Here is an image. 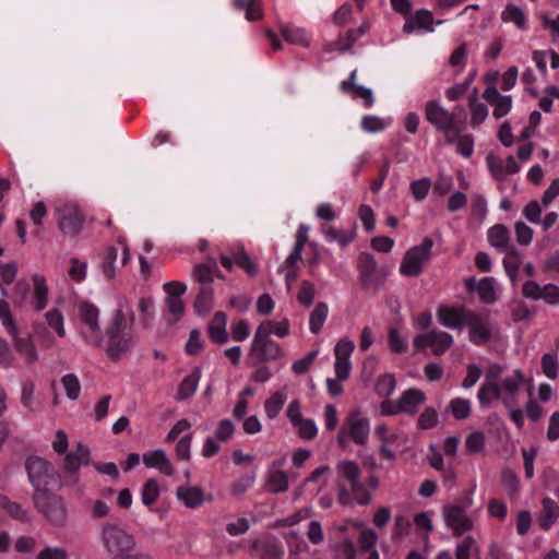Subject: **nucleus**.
<instances>
[{
    "mask_svg": "<svg viewBox=\"0 0 559 559\" xmlns=\"http://www.w3.org/2000/svg\"><path fill=\"white\" fill-rule=\"evenodd\" d=\"M524 373L515 369L500 383L483 382L477 392L480 408H488L492 402L501 401L506 408L515 405V399L523 385Z\"/></svg>",
    "mask_w": 559,
    "mask_h": 559,
    "instance_id": "1",
    "label": "nucleus"
},
{
    "mask_svg": "<svg viewBox=\"0 0 559 559\" xmlns=\"http://www.w3.org/2000/svg\"><path fill=\"white\" fill-rule=\"evenodd\" d=\"M336 471L342 480L347 481L349 489L340 484L338 502L343 506L367 504L371 497L365 486L359 481L360 469L354 461H341L336 465Z\"/></svg>",
    "mask_w": 559,
    "mask_h": 559,
    "instance_id": "2",
    "label": "nucleus"
},
{
    "mask_svg": "<svg viewBox=\"0 0 559 559\" xmlns=\"http://www.w3.org/2000/svg\"><path fill=\"white\" fill-rule=\"evenodd\" d=\"M128 319L121 309H117L111 323L106 330L108 343L106 354L109 359L117 361L124 358L134 347L135 340L131 332H127Z\"/></svg>",
    "mask_w": 559,
    "mask_h": 559,
    "instance_id": "3",
    "label": "nucleus"
},
{
    "mask_svg": "<svg viewBox=\"0 0 559 559\" xmlns=\"http://www.w3.org/2000/svg\"><path fill=\"white\" fill-rule=\"evenodd\" d=\"M269 324H260L254 333L249 349V358L253 364L276 360L283 356V349L273 341Z\"/></svg>",
    "mask_w": 559,
    "mask_h": 559,
    "instance_id": "4",
    "label": "nucleus"
},
{
    "mask_svg": "<svg viewBox=\"0 0 559 559\" xmlns=\"http://www.w3.org/2000/svg\"><path fill=\"white\" fill-rule=\"evenodd\" d=\"M78 317L80 321V334L85 343L93 346H102L103 337L99 324V309L90 301L78 304Z\"/></svg>",
    "mask_w": 559,
    "mask_h": 559,
    "instance_id": "5",
    "label": "nucleus"
},
{
    "mask_svg": "<svg viewBox=\"0 0 559 559\" xmlns=\"http://www.w3.org/2000/svg\"><path fill=\"white\" fill-rule=\"evenodd\" d=\"M432 247L433 240L425 237L420 245L408 249L400 264L401 274L408 277L419 276L431 258Z\"/></svg>",
    "mask_w": 559,
    "mask_h": 559,
    "instance_id": "6",
    "label": "nucleus"
},
{
    "mask_svg": "<svg viewBox=\"0 0 559 559\" xmlns=\"http://www.w3.org/2000/svg\"><path fill=\"white\" fill-rule=\"evenodd\" d=\"M472 504V497L466 496L462 503H449L442 508L445 525L452 530L454 536H462L473 530L474 522L466 513Z\"/></svg>",
    "mask_w": 559,
    "mask_h": 559,
    "instance_id": "7",
    "label": "nucleus"
},
{
    "mask_svg": "<svg viewBox=\"0 0 559 559\" xmlns=\"http://www.w3.org/2000/svg\"><path fill=\"white\" fill-rule=\"evenodd\" d=\"M465 326L468 329L469 342L476 346L488 344L498 332L488 312L471 310Z\"/></svg>",
    "mask_w": 559,
    "mask_h": 559,
    "instance_id": "8",
    "label": "nucleus"
},
{
    "mask_svg": "<svg viewBox=\"0 0 559 559\" xmlns=\"http://www.w3.org/2000/svg\"><path fill=\"white\" fill-rule=\"evenodd\" d=\"M33 500L38 512H40L52 525H64L67 521V508L61 497L44 491L36 492Z\"/></svg>",
    "mask_w": 559,
    "mask_h": 559,
    "instance_id": "9",
    "label": "nucleus"
},
{
    "mask_svg": "<svg viewBox=\"0 0 559 559\" xmlns=\"http://www.w3.org/2000/svg\"><path fill=\"white\" fill-rule=\"evenodd\" d=\"M104 546L116 559L133 549L135 543L131 534L115 524H106L102 530Z\"/></svg>",
    "mask_w": 559,
    "mask_h": 559,
    "instance_id": "10",
    "label": "nucleus"
},
{
    "mask_svg": "<svg viewBox=\"0 0 559 559\" xmlns=\"http://www.w3.org/2000/svg\"><path fill=\"white\" fill-rule=\"evenodd\" d=\"M369 420L359 414L350 415L337 435V443L342 448L347 447L348 439L357 444H365L369 438Z\"/></svg>",
    "mask_w": 559,
    "mask_h": 559,
    "instance_id": "11",
    "label": "nucleus"
},
{
    "mask_svg": "<svg viewBox=\"0 0 559 559\" xmlns=\"http://www.w3.org/2000/svg\"><path fill=\"white\" fill-rule=\"evenodd\" d=\"M28 479L36 492L46 491L47 486L53 477L55 469L51 464L43 457L31 456L26 461Z\"/></svg>",
    "mask_w": 559,
    "mask_h": 559,
    "instance_id": "12",
    "label": "nucleus"
},
{
    "mask_svg": "<svg viewBox=\"0 0 559 559\" xmlns=\"http://www.w3.org/2000/svg\"><path fill=\"white\" fill-rule=\"evenodd\" d=\"M425 116L427 121L436 127L438 131L443 132L447 143H454L455 135L452 128L450 112L440 106L437 100H429L426 104Z\"/></svg>",
    "mask_w": 559,
    "mask_h": 559,
    "instance_id": "13",
    "label": "nucleus"
},
{
    "mask_svg": "<svg viewBox=\"0 0 559 559\" xmlns=\"http://www.w3.org/2000/svg\"><path fill=\"white\" fill-rule=\"evenodd\" d=\"M453 344L451 334L444 331L431 330L428 333L417 335L414 338L416 349L430 347L437 356L443 355Z\"/></svg>",
    "mask_w": 559,
    "mask_h": 559,
    "instance_id": "14",
    "label": "nucleus"
},
{
    "mask_svg": "<svg viewBox=\"0 0 559 559\" xmlns=\"http://www.w3.org/2000/svg\"><path fill=\"white\" fill-rule=\"evenodd\" d=\"M426 401L425 393L419 389H408L399 399L396 403L386 401V415L405 413L414 415L418 406Z\"/></svg>",
    "mask_w": 559,
    "mask_h": 559,
    "instance_id": "15",
    "label": "nucleus"
},
{
    "mask_svg": "<svg viewBox=\"0 0 559 559\" xmlns=\"http://www.w3.org/2000/svg\"><path fill=\"white\" fill-rule=\"evenodd\" d=\"M360 280L366 289H379L381 287L382 270L379 267L372 254L364 252L358 263Z\"/></svg>",
    "mask_w": 559,
    "mask_h": 559,
    "instance_id": "16",
    "label": "nucleus"
},
{
    "mask_svg": "<svg viewBox=\"0 0 559 559\" xmlns=\"http://www.w3.org/2000/svg\"><path fill=\"white\" fill-rule=\"evenodd\" d=\"M91 452L88 447L78 442L75 450L67 453L64 457V469L68 473L67 483L75 485L79 483V469L82 465L90 464Z\"/></svg>",
    "mask_w": 559,
    "mask_h": 559,
    "instance_id": "17",
    "label": "nucleus"
},
{
    "mask_svg": "<svg viewBox=\"0 0 559 559\" xmlns=\"http://www.w3.org/2000/svg\"><path fill=\"white\" fill-rule=\"evenodd\" d=\"M355 349V343L347 338H341L334 347V371L335 376L341 380H347L352 371L350 357Z\"/></svg>",
    "mask_w": 559,
    "mask_h": 559,
    "instance_id": "18",
    "label": "nucleus"
},
{
    "mask_svg": "<svg viewBox=\"0 0 559 559\" xmlns=\"http://www.w3.org/2000/svg\"><path fill=\"white\" fill-rule=\"evenodd\" d=\"M164 292L167 294L165 299L168 313L171 316L169 321L177 322L183 314L185 305L181 296L186 293L187 286L181 282H167L163 286Z\"/></svg>",
    "mask_w": 559,
    "mask_h": 559,
    "instance_id": "19",
    "label": "nucleus"
},
{
    "mask_svg": "<svg viewBox=\"0 0 559 559\" xmlns=\"http://www.w3.org/2000/svg\"><path fill=\"white\" fill-rule=\"evenodd\" d=\"M471 309L464 306L440 305L437 309L438 322L449 329L462 330L467 321Z\"/></svg>",
    "mask_w": 559,
    "mask_h": 559,
    "instance_id": "20",
    "label": "nucleus"
},
{
    "mask_svg": "<svg viewBox=\"0 0 559 559\" xmlns=\"http://www.w3.org/2000/svg\"><path fill=\"white\" fill-rule=\"evenodd\" d=\"M340 91L354 100H361L366 108H370L374 103L372 91L357 83V69H354L349 76L341 82Z\"/></svg>",
    "mask_w": 559,
    "mask_h": 559,
    "instance_id": "21",
    "label": "nucleus"
},
{
    "mask_svg": "<svg viewBox=\"0 0 559 559\" xmlns=\"http://www.w3.org/2000/svg\"><path fill=\"white\" fill-rule=\"evenodd\" d=\"M488 241L501 252L519 255V250L510 242V234L504 225L497 224L489 228Z\"/></svg>",
    "mask_w": 559,
    "mask_h": 559,
    "instance_id": "22",
    "label": "nucleus"
},
{
    "mask_svg": "<svg viewBox=\"0 0 559 559\" xmlns=\"http://www.w3.org/2000/svg\"><path fill=\"white\" fill-rule=\"evenodd\" d=\"M143 463L148 468H155L166 476H173L175 468L166 452L163 449H156L143 454Z\"/></svg>",
    "mask_w": 559,
    "mask_h": 559,
    "instance_id": "23",
    "label": "nucleus"
},
{
    "mask_svg": "<svg viewBox=\"0 0 559 559\" xmlns=\"http://www.w3.org/2000/svg\"><path fill=\"white\" fill-rule=\"evenodd\" d=\"M433 22L435 20L432 12L426 9H420L416 11L415 14L411 13L405 19L403 32L405 34H411L415 29L432 31Z\"/></svg>",
    "mask_w": 559,
    "mask_h": 559,
    "instance_id": "24",
    "label": "nucleus"
},
{
    "mask_svg": "<svg viewBox=\"0 0 559 559\" xmlns=\"http://www.w3.org/2000/svg\"><path fill=\"white\" fill-rule=\"evenodd\" d=\"M33 292L31 296V307L39 312L43 311L48 305L49 289L46 283V278L43 275L34 274L32 276Z\"/></svg>",
    "mask_w": 559,
    "mask_h": 559,
    "instance_id": "25",
    "label": "nucleus"
},
{
    "mask_svg": "<svg viewBox=\"0 0 559 559\" xmlns=\"http://www.w3.org/2000/svg\"><path fill=\"white\" fill-rule=\"evenodd\" d=\"M12 337L15 350L28 364H34L38 359V350L31 335L21 336L19 329L16 333H9Z\"/></svg>",
    "mask_w": 559,
    "mask_h": 559,
    "instance_id": "26",
    "label": "nucleus"
},
{
    "mask_svg": "<svg viewBox=\"0 0 559 559\" xmlns=\"http://www.w3.org/2000/svg\"><path fill=\"white\" fill-rule=\"evenodd\" d=\"M176 498L188 509H198L204 503V491L198 486H179Z\"/></svg>",
    "mask_w": 559,
    "mask_h": 559,
    "instance_id": "27",
    "label": "nucleus"
},
{
    "mask_svg": "<svg viewBox=\"0 0 559 559\" xmlns=\"http://www.w3.org/2000/svg\"><path fill=\"white\" fill-rule=\"evenodd\" d=\"M280 32L288 44L299 45L302 47L310 46V36L305 28L295 26L293 24H281Z\"/></svg>",
    "mask_w": 559,
    "mask_h": 559,
    "instance_id": "28",
    "label": "nucleus"
},
{
    "mask_svg": "<svg viewBox=\"0 0 559 559\" xmlns=\"http://www.w3.org/2000/svg\"><path fill=\"white\" fill-rule=\"evenodd\" d=\"M201 374V368L195 367L192 372L179 383L176 399L183 401L191 397L198 389Z\"/></svg>",
    "mask_w": 559,
    "mask_h": 559,
    "instance_id": "29",
    "label": "nucleus"
},
{
    "mask_svg": "<svg viewBox=\"0 0 559 559\" xmlns=\"http://www.w3.org/2000/svg\"><path fill=\"white\" fill-rule=\"evenodd\" d=\"M369 28L368 23H364L357 29L347 31L344 36H340L337 40L329 45V50H340L342 52L347 51L353 44L362 36Z\"/></svg>",
    "mask_w": 559,
    "mask_h": 559,
    "instance_id": "30",
    "label": "nucleus"
},
{
    "mask_svg": "<svg viewBox=\"0 0 559 559\" xmlns=\"http://www.w3.org/2000/svg\"><path fill=\"white\" fill-rule=\"evenodd\" d=\"M265 487L271 493H281L288 490V474L282 469H271L267 473Z\"/></svg>",
    "mask_w": 559,
    "mask_h": 559,
    "instance_id": "31",
    "label": "nucleus"
},
{
    "mask_svg": "<svg viewBox=\"0 0 559 559\" xmlns=\"http://www.w3.org/2000/svg\"><path fill=\"white\" fill-rule=\"evenodd\" d=\"M84 224L81 212H68L59 219V228L64 235L74 236L80 233Z\"/></svg>",
    "mask_w": 559,
    "mask_h": 559,
    "instance_id": "32",
    "label": "nucleus"
},
{
    "mask_svg": "<svg viewBox=\"0 0 559 559\" xmlns=\"http://www.w3.org/2000/svg\"><path fill=\"white\" fill-rule=\"evenodd\" d=\"M209 334L213 342L224 344L228 341V333L226 331V314L224 312H216L209 325Z\"/></svg>",
    "mask_w": 559,
    "mask_h": 559,
    "instance_id": "33",
    "label": "nucleus"
},
{
    "mask_svg": "<svg viewBox=\"0 0 559 559\" xmlns=\"http://www.w3.org/2000/svg\"><path fill=\"white\" fill-rule=\"evenodd\" d=\"M287 401L285 390H277L264 402V412L269 419H275Z\"/></svg>",
    "mask_w": 559,
    "mask_h": 559,
    "instance_id": "34",
    "label": "nucleus"
},
{
    "mask_svg": "<svg viewBox=\"0 0 559 559\" xmlns=\"http://www.w3.org/2000/svg\"><path fill=\"white\" fill-rule=\"evenodd\" d=\"M214 273H218L217 263L214 259L206 263H200L193 269V277L203 286H209L214 280Z\"/></svg>",
    "mask_w": 559,
    "mask_h": 559,
    "instance_id": "35",
    "label": "nucleus"
},
{
    "mask_svg": "<svg viewBox=\"0 0 559 559\" xmlns=\"http://www.w3.org/2000/svg\"><path fill=\"white\" fill-rule=\"evenodd\" d=\"M234 7L243 11L248 21H258L262 17V8L259 0H234Z\"/></svg>",
    "mask_w": 559,
    "mask_h": 559,
    "instance_id": "36",
    "label": "nucleus"
},
{
    "mask_svg": "<svg viewBox=\"0 0 559 559\" xmlns=\"http://www.w3.org/2000/svg\"><path fill=\"white\" fill-rule=\"evenodd\" d=\"M325 238L329 241H336L341 246H347L355 237V229L350 227L348 229H342L333 226L325 227L323 229Z\"/></svg>",
    "mask_w": 559,
    "mask_h": 559,
    "instance_id": "37",
    "label": "nucleus"
},
{
    "mask_svg": "<svg viewBox=\"0 0 559 559\" xmlns=\"http://www.w3.org/2000/svg\"><path fill=\"white\" fill-rule=\"evenodd\" d=\"M448 411L457 420H465L471 416L472 403L464 397H455L449 402Z\"/></svg>",
    "mask_w": 559,
    "mask_h": 559,
    "instance_id": "38",
    "label": "nucleus"
},
{
    "mask_svg": "<svg viewBox=\"0 0 559 559\" xmlns=\"http://www.w3.org/2000/svg\"><path fill=\"white\" fill-rule=\"evenodd\" d=\"M160 496V487L155 478L147 479L141 490V501L147 507L152 508V506L158 500Z\"/></svg>",
    "mask_w": 559,
    "mask_h": 559,
    "instance_id": "39",
    "label": "nucleus"
},
{
    "mask_svg": "<svg viewBox=\"0 0 559 559\" xmlns=\"http://www.w3.org/2000/svg\"><path fill=\"white\" fill-rule=\"evenodd\" d=\"M21 403L29 413H34L38 409V404L35 399V384L31 380H25L21 383Z\"/></svg>",
    "mask_w": 559,
    "mask_h": 559,
    "instance_id": "40",
    "label": "nucleus"
},
{
    "mask_svg": "<svg viewBox=\"0 0 559 559\" xmlns=\"http://www.w3.org/2000/svg\"><path fill=\"white\" fill-rule=\"evenodd\" d=\"M328 314H329V308H328L326 304L319 302L316 305V307L309 318V329H310L311 333L318 334L321 331V329L328 318Z\"/></svg>",
    "mask_w": 559,
    "mask_h": 559,
    "instance_id": "41",
    "label": "nucleus"
},
{
    "mask_svg": "<svg viewBox=\"0 0 559 559\" xmlns=\"http://www.w3.org/2000/svg\"><path fill=\"white\" fill-rule=\"evenodd\" d=\"M480 301L493 304L497 300L493 277H484L478 282L477 292Z\"/></svg>",
    "mask_w": 559,
    "mask_h": 559,
    "instance_id": "42",
    "label": "nucleus"
},
{
    "mask_svg": "<svg viewBox=\"0 0 559 559\" xmlns=\"http://www.w3.org/2000/svg\"><path fill=\"white\" fill-rule=\"evenodd\" d=\"M45 320L47 325L52 329L59 337H64L66 326L64 317L59 309H50L45 313Z\"/></svg>",
    "mask_w": 559,
    "mask_h": 559,
    "instance_id": "43",
    "label": "nucleus"
},
{
    "mask_svg": "<svg viewBox=\"0 0 559 559\" xmlns=\"http://www.w3.org/2000/svg\"><path fill=\"white\" fill-rule=\"evenodd\" d=\"M478 546L472 536H467L464 540L456 546V559H478Z\"/></svg>",
    "mask_w": 559,
    "mask_h": 559,
    "instance_id": "44",
    "label": "nucleus"
},
{
    "mask_svg": "<svg viewBox=\"0 0 559 559\" xmlns=\"http://www.w3.org/2000/svg\"><path fill=\"white\" fill-rule=\"evenodd\" d=\"M543 506V516L539 520V525L543 530H549L551 525L556 522V509L557 504L555 500L549 497H546L542 501Z\"/></svg>",
    "mask_w": 559,
    "mask_h": 559,
    "instance_id": "45",
    "label": "nucleus"
},
{
    "mask_svg": "<svg viewBox=\"0 0 559 559\" xmlns=\"http://www.w3.org/2000/svg\"><path fill=\"white\" fill-rule=\"evenodd\" d=\"M300 439L313 440L318 435V426L311 418H302L299 421L292 425Z\"/></svg>",
    "mask_w": 559,
    "mask_h": 559,
    "instance_id": "46",
    "label": "nucleus"
},
{
    "mask_svg": "<svg viewBox=\"0 0 559 559\" xmlns=\"http://www.w3.org/2000/svg\"><path fill=\"white\" fill-rule=\"evenodd\" d=\"M0 508L5 510L12 518L28 522V512L21 504L11 501L7 496L0 495Z\"/></svg>",
    "mask_w": 559,
    "mask_h": 559,
    "instance_id": "47",
    "label": "nucleus"
},
{
    "mask_svg": "<svg viewBox=\"0 0 559 559\" xmlns=\"http://www.w3.org/2000/svg\"><path fill=\"white\" fill-rule=\"evenodd\" d=\"M118 258V249L115 247L107 248L100 264L102 272L107 280L116 276V261Z\"/></svg>",
    "mask_w": 559,
    "mask_h": 559,
    "instance_id": "48",
    "label": "nucleus"
},
{
    "mask_svg": "<svg viewBox=\"0 0 559 559\" xmlns=\"http://www.w3.org/2000/svg\"><path fill=\"white\" fill-rule=\"evenodd\" d=\"M213 305V289L211 286H202L198 294L194 308L198 313L205 314L212 309Z\"/></svg>",
    "mask_w": 559,
    "mask_h": 559,
    "instance_id": "49",
    "label": "nucleus"
},
{
    "mask_svg": "<svg viewBox=\"0 0 559 559\" xmlns=\"http://www.w3.org/2000/svg\"><path fill=\"white\" fill-rule=\"evenodd\" d=\"M61 383L69 400L75 401L81 393V383L74 373H67L62 377Z\"/></svg>",
    "mask_w": 559,
    "mask_h": 559,
    "instance_id": "50",
    "label": "nucleus"
},
{
    "mask_svg": "<svg viewBox=\"0 0 559 559\" xmlns=\"http://www.w3.org/2000/svg\"><path fill=\"white\" fill-rule=\"evenodd\" d=\"M501 19L504 22H513L516 24L520 28H525L526 26V19L524 15L523 10L515 5V4H508L504 9V11L501 14Z\"/></svg>",
    "mask_w": 559,
    "mask_h": 559,
    "instance_id": "51",
    "label": "nucleus"
},
{
    "mask_svg": "<svg viewBox=\"0 0 559 559\" xmlns=\"http://www.w3.org/2000/svg\"><path fill=\"white\" fill-rule=\"evenodd\" d=\"M471 124L478 127L484 122L488 115V108L485 104L478 103L475 96L469 97Z\"/></svg>",
    "mask_w": 559,
    "mask_h": 559,
    "instance_id": "52",
    "label": "nucleus"
},
{
    "mask_svg": "<svg viewBox=\"0 0 559 559\" xmlns=\"http://www.w3.org/2000/svg\"><path fill=\"white\" fill-rule=\"evenodd\" d=\"M540 365H542V370H543L544 374L548 379L555 380L558 378L559 364H558L556 354H550V353L544 354L542 356Z\"/></svg>",
    "mask_w": 559,
    "mask_h": 559,
    "instance_id": "53",
    "label": "nucleus"
},
{
    "mask_svg": "<svg viewBox=\"0 0 559 559\" xmlns=\"http://www.w3.org/2000/svg\"><path fill=\"white\" fill-rule=\"evenodd\" d=\"M255 481V473H246L237 478L230 486V491L234 496L243 495Z\"/></svg>",
    "mask_w": 559,
    "mask_h": 559,
    "instance_id": "54",
    "label": "nucleus"
},
{
    "mask_svg": "<svg viewBox=\"0 0 559 559\" xmlns=\"http://www.w3.org/2000/svg\"><path fill=\"white\" fill-rule=\"evenodd\" d=\"M488 168L492 175V177L497 180H504L508 176V170H506L502 159L495 155L493 153H489L486 157Z\"/></svg>",
    "mask_w": 559,
    "mask_h": 559,
    "instance_id": "55",
    "label": "nucleus"
},
{
    "mask_svg": "<svg viewBox=\"0 0 559 559\" xmlns=\"http://www.w3.org/2000/svg\"><path fill=\"white\" fill-rule=\"evenodd\" d=\"M501 483L510 498L519 495V478L511 469H503L501 473Z\"/></svg>",
    "mask_w": 559,
    "mask_h": 559,
    "instance_id": "56",
    "label": "nucleus"
},
{
    "mask_svg": "<svg viewBox=\"0 0 559 559\" xmlns=\"http://www.w3.org/2000/svg\"><path fill=\"white\" fill-rule=\"evenodd\" d=\"M485 448V436L480 431L469 433L465 439V451L468 455L479 453Z\"/></svg>",
    "mask_w": 559,
    "mask_h": 559,
    "instance_id": "57",
    "label": "nucleus"
},
{
    "mask_svg": "<svg viewBox=\"0 0 559 559\" xmlns=\"http://www.w3.org/2000/svg\"><path fill=\"white\" fill-rule=\"evenodd\" d=\"M452 119V128L454 135L462 133L466 129V112L462 106H455L453 111L450 112Z\"/></svg>",
    "mask_w": 559,
    "mask_h": 559,
    "instance_id": "58",
    "label": "nucleus"
},
{
    "mask_svg": "<svg viewBox=\"0 0 559 559\" xmlns=\"http://www.w3.org/2000/svg\"><path fill=\"white\" fill-rule=\"evenodd\" d=\"M70 278L74 282H82L87 274V263L79 260L78 258L71 259V266L68 272Z\"/></svg>",
    "mask_w": 559,
    "mask_h": 559,
    "instance_id": "59",
    "label": "nucleus"
},
{
    "mask_svg": "<svg viewBox=\"0 0 559 559\" xmlns=\"http://www.w3.org/2000/svg\"><path fill=\"white\" fill-rule=\"evenodd\" d=\"M314 295H316L314 285L308 281H302V283L300 285V289L297 295L298 301L305 307H310L313 302Z\"/></svg>",
    "mask_w": 559,
    "mask_h": 559,
    "instance_id": "60",
    "label": "nucleus"
},
{
    "mask_svg": "<svg viewBox=\"0 0 559 559\" xmlns=\"http://www.w3.org/2000/svg\"><path fill=\"white\" fill-rule=\"evenodd\" d=\"M192 433L183 436L176 444L175 452L178 460L189 461L191 457Z\"/></svg>",
    "mask_w": 559,
    "mask_h": 559,
    "instance_id": "61",
    "label": "nucleus"
},
{
    "mask_svg": "<svg viewBox=\"0 0 559 559\" xmlns=\"http://www.w3.org/2000/svg\"><path fill=\"white\" fill-rule=\"evenodd\" d=\"M439 421L438 413L435 408H426L418 418V427L424 430L431 429L437 426Z\"/></svg>",
    "mask_w": 559,
    "mask_h": 559,
    "instance_id": "62",
    "label": "nucleus"
},
{
    "mask_svg": "<svg viewBox=\"0 0 559 559\" xmlns=\"http://www.w3.org/2000/svg\"><path fill=\"white\" fill-rule=\"evenodd\" d=\"M384 128V121L373 115H366L361 119V129L367 133H378Z\"/></svg>",
    "mask_w": 559,
    "mask_h": 559,
    "instance_id": "63",
    "label": "nucleus"
},
{
    "mask_svg": "<svg viewBox=\"0 0 559 559\" xmlns=\"http://www.w3.org/2000/svg\"><path fill=\"white\" fill-rule=\"evenodd\" d=\"M36 559H68V552L61 547H45L36 556Z\"/></svg>",
    "mask_w": 559,
    "mask_h": 559,
    "instance_id": "64",
    "label": "nucleus"
}]
</instances>
